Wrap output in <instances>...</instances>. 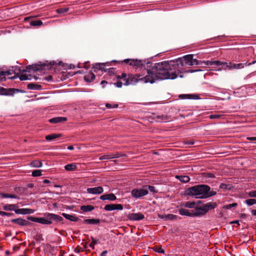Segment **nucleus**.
<instances>
[{"label": "nucleus", "mask_w": 256, "mask_h": 256, "mask_svg": "<svg viewBox=\"0 0 256 256\" xmlns=\"http://www.w3.org/2000/svg\"><path fill=\"white\" fill-rule=\"evenodd\" d=\"M198 60L194 59L192 58V60L190 64H189V66H192L194 64L198 65Z\"/></svg>", "instance_id": "0e129e2a"}, {"label": "nucleus", "mask_w": 256, "mask_h": 256, "mask_svg": "<svg viewBox=\"0 0 256 256\" xmlns=\"http://www.w3.org/2000/svg\"><path fill=\"white\" fill-rule=\"evenodd\" d=\"M34 212V210L30 208H16L14 212L17 214H31Z\"/></svg>", "instance_id": "dca6fc26"}, {"label": "nucleus", "mask_w": 256, "mask_h": 256, "mask_svg": "<svg viewBox=\"0 0 256 256\" xmlns=\"http://www.w3.org/2000/svg\"><path fill=\"white\" fill-rule=\"evenodd\" d=\"M131 194L134 198H138L146 195L148 194V190L147 189H144V187L141 189L134 188L132 190Z\"/></svg>", "instance_id": "1a4fd4ad"}, {"label": "nucleus", "mask_w": 256, "mask_h": 256, "mask_svg": "<svg viewBox=\"0 0 256 256\" xmlns=\"http://www.w3.org/2000/svg\"><path fill=\"white\" fill-rule=\"evenodd\" d=\"M67 120L66 117H56L51 119H50L48 122L52 124H56L58 122H65Z\"/></svg>", "instance_id": "b1692460"}, {"label": "nucleus", "mask_w": 256, "mask_h": 256, "mask_svg": "<svg viewBox=\"0 0 256 256\" xmlns=\"http://www.w3.org/2000/svg\"><path fill=\"white\" fill-rule=\"evenodd\" d=\"M44 216L48 218V220L52 221V222L54 221L56 223L61 222L64 220L62 216L54 214L46 213L44 214Z\"/></svg>", "instance_id": "9b49d317"}, {"label": "nucleus", "mask_w": 256, "mask_h": 256, "mask_svg": "<svg viewBox=\"0 0 256 256\" xmlns=\"http://www.w3.org/2000/svg\"><path fill=\"white\" fill-rule=\"evenodd\" d=\"M126 156V154H120L118 153H116L115 154H112L111 156L112 157V158H118L120 156Z\"/></svg>", "instance_id": "680f3d73"}, {"label": "nucleus", "mask_w": 256, "mask_h": 256, "mask_svg": "<svg viewBox=\"0 0 256 256\" xmlns=\"http://www.w3.org/2000/svg\"><path fill=\"white\" fill-rule=\"evenodd\" d=\"M11 222L12 223H14V224H18V226H30L32 224L29 221H28V220H26L20 218H15V219H12L11 220Z\"/></svg>", "instance_id": "ddd939ff"}, {"label": "nucleus", "mask_w": 256, "mask_h": 256, "mask_svg": "<svg viewBox=\"0 0 256 256\" xmlns=\"http://www.w3.org/2000/svg\"><path fill=\"white\" fill-rule=\"evenodd\" d=\"M104 191L102 186H98L92 188H88L87 189L88 192L92 194H100Z\"/></svg>", "instance_id": "f3484780"}, {"label": "nucleus", "mask_w": 256, "mask_h": 256, "mask_svg": "<svg viewBox=\"0 0 256 256\" xmlns=\"http://www.w3.org/2000/svg\"><path fill=\"white\" fill-rule=\"evenodd\" d=\"M92 242L90 244L89 246L92 248V249L94 248V244H96L97 241L96 240H94L92 237Z\"/></svg>", "instance_id": "4d7b16f0"}, {"label": "nucleus", "mask_w": 256, "mask_h": 256, "mask_svg": "<svg viewBox=\"0 0 256 256\" xmlns=\"http://www.w3.org/2000/svg\"><path fill=\"white\" fill-rule=\"evenodd\" d=\"M13 72L15 74H16V72H14L13 70H6V71H5V72H4V71H0V76H9V75L12 74Z\"/></svg>", "instance_id": "ea45409f"}, {"label": "nucleus", "mask_w": 256, "mask_h": 256, "mask_svg": "<svg viewBox=\"0 0 256 256\" xmlns=\"http://www.w3.org/2000/svg\"><path fill=\"white\" fill-rule=\"evenodd\" d=\"M129 64L131 66H136V67H140V66H142L144 64V62L141 60H133L131 59Z\"/></svg>", "instance_id": "5701e85b"}, {"label": "nucleus", "mask_w": 256, "mask_h": 256, "mask_svg": "<svg viewBox=\"0 0 256 256\" xmlns=\"http://www.w3.org/2000/svg\"><path fill=\"white\" fill-rule=\"evenodd\" d=\"M170 62L172 63V66L173 70L174 71H176L177 74H182L184 72L182 70L178 69V68L180 66H183L186 64L182 60L178 61V58L176 60H170Z\"/></svg>", "instance_id": "0eeeda50"}, {"label": "nucleus", "mask_w": 256, "mask_h": 256, "mask_svg": "<svg viewBox=\"0 0 256 256\" xmlns=\"http://www.w3.org/2000/svg\"><path fill=\"white\" fill-rule=\"evenodd\" d=\"M26 190V188L22 187H16L14 188V190L18 193H24Z\"/></svg>", "instance_id": "c03bdc74"}, {"label": "nucleus", "mask_w": 256, "mask_h": 256, "mask_svg": "<svg viewBox=\"0 0 256 256\" xmlns=\"http://www.w3.org/2000/svg\"><path fill=\"white\" fill-rule=\"evenodd\" d=\"M64 168L66 170L72 171L76 168V166L74 164H70L66 165Z\"/></svg>", "instance_id": "c9c22d12"}, {"label": "nucleus", "mask_w": 256, "mask_h": 256, "mask_svg": "<svg viewBox=\"0 0 256 256\" xmlns=\"http://www.w3.org/2000/svg\"><path fill=\"white\" fill-rule=\"evenodd\" d=\"M217 206L216 202H208L203 204L202 206H196L195 207V210L199 214V216L204 215L210 210L214 209Z\"/></svg>", "instance_id": "20e7f679"}, {"label": "nucleus", "mask_w": 256, "mask_h": 256, "mask_svg": "<svg viewBox=\"0 0 256 256\" xmlns=\"http://www.w3.org/2000/svg\"><path fill=\"white\" fill-rule=\"evenodd\" d=\"M128 75L126 73H122L121 76H117L118 79H124L126 78Z\"/></svg>", "instance_id": "bf43d9fd"}, {"label": "nucleus", "mask_w": 256, "mask_h": 256, "mask_svg": "<svg viewBox=\"0 0 256 256\" xmlns=\"http://www.w3.org/2000/svg\"><path fill=\"white\" fill-rule=\"evenodd\" d=\"M202 176L203 180H204L206 182H210L212 178H215L214 174L212 173L202 172Z\"/></svg>", "instance_id": "6ab92c4d"}, {"label": "nucleus", "mask_w": 256, "mask_h": 256, "mask_svg": "<svg viewBox=\"0 0 256 256\" xmlns=\"http://www.w3.org/2000/svg\"><path fill=\"white\" fill-rule=\"evenodd\" d=\"M128 218L130 220H140L144 218V215L141 213H132L128 216Z\"/></svg>", "instance_id": "2eb2a0df"}, {"label": "nucleus", "mask_w": 256, "mask_h": 256, "mask_svg": "<svg viewBox=\"0 0 256 256\" xmlns=\"http://www.w3.org/2000/svg\"><path fill=\"white\" fill-rule=\"evenodd\" d=\"M154 251L157 252L164 254V249L162 248H158L157 246H156L152 248Z\"/></svg>", "instance_id": "09e8293b"}, {"label": "nucleus", "mask_w": 256, "mask_h": 256, "mask_svg": "<svg viewBox=\"0 0 256 256\" xmlns=\"http://www.w3.org/2000/svg\"><path fill=\"white\" fill-rule=\"evenodd\" d=\"M28 88L30 90H40L42 88V86L34 83L28 84L27 86Z\"/></svg>", "instance_id": "7c9ffc66"}, {"label": "nucleus", "mask_w": 256, "mask_h": 256, "mask_svg": "<svg viewBox=\"0 0 256 256\" xmlns=\"http://www.w3.org/2000/svg\"><path fill=\"white\" fill-rule=\"evenodd\" d=\"M62 136V134H51L47 135L46 136V139L48 140H51L54 138H60V137Z\"/></svg>", "instance_id": "473e14b6"}, {"label": "nucleus", "mask_w": 256, "mask_h": 256, "mask_svg": "<svg viewBox=\"0 0 256 256\" xmlns=\"http://www.w3.org/2000/svg\"><path fill=\"white\" fill-rule=\"evenodd\" d=\"M0 196L2 198H19V197L14 194H8L5 193H0Z\"/></svg>", "instance_id": "c756f323"}, {"label": "nucleus", "mask_w": 256, "mask_h": 256, "mask_svg": "<svg viewBox=\"0 0 256 256\" xmlns=\"http://www.w3.org/2000/svg\"><path fill=\"white\" fill-rule=\"evenodd\" d=\"M147 73L148 75L140 78V80L144 81L146 83L148 82H150L151 84L154 83L156 82V79L155 77L154 72L152 70V68L148 69Z\"/></svg>", "instance_id": "423d86ee"}, {"label": "nucleus", "mask_w": 256, "mask_h": 256, "mask_svg": "<svg viewBox=\"0 0 256 256\" xmlns=\"http://www.w3.org/2000/svg\"><path fill=\"white\" fill-rule=\"evenodd\" d=\"M165 218L166 220H173L176 219L177 218V216L176 215H174L172 214H168L166 215H165Z\"/></svg>", "instance_id": "a19ab883"}, {"label": "nucleus", "mask_w": 256, "mask_h": 256, "mask_svg": "<svg viewBox=\"0 0 256 256\" xmlns=\"http://www.w3.org/2000/svg\"><path fill=\"white\" fill-rule=\"evenodd\" d=\"M245 202L248 206H252L256 204V199H248L245 200Z\"/></svg>", "instance_id": "49530a36"}, {"label": "nucleus", "mask_w": 256, "mask_h": 256, "mask_svg": "<svg viewBox=\"0 0 256 256\" xmlns=\"http://www.w3.org/2000/svg\"><path fill=\"white\" fill-rule=\"evenodd\" d=\"M210 188L206 184H198L187 188L184 191L185 195L195 196L198 198H206L215 196L216 192L210 190Z\"/></svg>", "instance_id": "f03ea898"}, {"label": "nucleus", "mask_w": 256, "mask_h": 256, "mask_svg": "<svg viewBox=\"0 0 256 256\" xmlns=\"http://www.w3.org/2000/svg\"><path fill=\"white\" fill-rule=\"evenodd\" d=\"M100 198L101 200H114L116 199V196L113 194H105L104 195H102L100 196Z\"/></svg>", "instance_id": "aec40b11"}, {"label": "nucleus", "mask_w": 256, "mask_h": 256, "mask_svg": "<svg viewBox=\"0 0 256 256\" xmlns=\"http://www.w3.org/2000/svg\"><path fill=\"white\" fill-rule=\"evenodd\" d=\"M82 251H83V250H82V248L80 246H78L74 249V252L77 253H79Z\"/></svg>", "instance_id": "338daca9"}, {"label": "nucleus", "mask_w": 256, "mask_h": 256, "mask_svg": "<svg viewBox=\"0 0 256 256\" xmlns=\"http://www.w3.org/2000/svg\"><path fill=\"white\" fill-rule=\"evenodd\" d=\"M196 204V202H187L184 203H183L181 204V206L186 207V208H194L195 205Z\"/></svg>", "instance_id": "f704fd0d"}, {"label": "nucleus", "mask_w": 256, "mask_h": 256, "mask_svg": "<svg viewBox=\"0 0 256 256\" xmlns=\"http://www.w3.org/2000/svg\"><path fill=\"white\" fill-rule=\"evenodd\" d=\"M34 238L36 241H40L44 240L42 235L41 234L36 235L34 236Z\"/></svg>", "instance_id": "13d9d810"}, {"label": "nucleus", "mask_w": 256, "mask_h": 256, "mask_svg": "<svg viewBox=\"0 0 256 256\" xmlns=\"http://www.w3.org/2000/svg\"><path fill=\"white\" fill-rule=\"evenodd\" d=\"M222 116V115H220V114H211L209 116V118L211 119H214V118L218 119V118H220Z\"/></svg>", "instance_id": "864d4df0"}, {"label": "nucleus", "mask_w": 256, "mask_h": 256, "mask_svg": "<svg viewBox=\"0 0 256 256\" xmlns=\"http://www.w3.org/2000/svg\"><path fill=\"white\" fill-rule=\"evenodd\" d=\"M141 75L140 74H128V78H126L124 80L125 83L124 84L126 86H128L130 84H134L138 81L140 80V76Z\"/></svg>", "instance_id": "39448f33"}, {"label": "nucleus", "mask_w": 256, "mask_h": 256, "mask_svg": "<svg viewBox=\"0 0 256 256\" xmlns=\"http://www.w3.org/2000/svg\"><path fill=\"white\" fill-rule=\"evenodd\" d=\"M176 178L182 182H188L190 181V178L187 176H176Z\"/></svg>", "instance_id": "2f4dec72"}, {"label": "nucleus", "mask_w": 256, "mask_h": 256, "mask_svg": "<svg viewBox=\"0 0 256 256\" xmlns=\"http://www.w3.org/2000/svg\"><path fill=\"white\" fill-rule=\"evenodd\" d=\"M30 26H40L42 24V22L40 20H31L30 22Z\"/></svg>", "instance_id": "e433bc0d"}, {"label": "nucleus", "mask_w": 256, "mask_h": 256, "mask_svg": "<svg viewBox=\"0 0 256 256\" xmlns=\"http://www.w3.org/2000/svg\"><path fill=\"white\" fill-rule=\"evenodd\" d=\"M114 84L118 88H121L122 86V83L120 81H118L115 82Z\"/></svg>", "instance_id": "69168bd1"}, {"label": "nucleus", "mask_w": 256, "mask_h": 256, "mask_svg": "<svg viewBox=\"0 0 256 256\" xmlns=\"http://www.w3.org/2000/svg\"><path fill=\"white\" fill-rule=\"evenodd\" d=\"M69 8H58L56 10V12L58 14H62L64 12H66L68 10Z\"/></svg>", "instance_id": "8fccbe9b"}, {"label": "nucleus", "mask_w": 256, "mask_h": 256, "mask_svg": "<svg viewBox=\"0 0 256 256\" xmlns=\"http://www.w3.org/2000/svg\"><path fill=\"white\" fill-rule=\"evenodd\" d=\"M244 65H246V63L234 64V65H233V68L240 69L243 68Z\"/></svg>", "instance_id": "79ce46f5"}, {"label": "nucleus", "mask_w": 256, "mask_h": 256, "mask_svg": "<svg viewBox=\"0 0 256 256\" xmlns=\"http://www.w3.org/2000/svg\"><path fill=\"white\" fill-rule=\"evenodd\" d=\"M178 97L182 99H199L200 96L196 94H180Z\"/></svg>", "instance_id": "a211bd4d"}, {"label": "nucleus", "mask_w": 256, "mask_h": 256, "mask_svg": "<svg viewBox=\"0 0 256 256\" xmlns=\"http://www.w3.org/2000/svg\"><path fill=\"white\" fill-rule=\"evenodd\" d=\"M234 63L232 62H224V66H226V67L230 69L233 68V65H234Z\"/></svg>", "instance_id": "5fc2aeb1"}, {"label": "nucleus", "mask_w": 256, "mask_h": 256, "mask_svg": "<svg viewBox=\"0 0 256 256\" xmlns=\"http://www.w3.org/2000/svg\"><path fill=\"white\" fill-rule=\"evenodd\" d=\"M248 196L250 197L256 198V190H253L249 192Z\"/></svg>", "instance_id": "052dcab7"}, {"label": "nucleus", "mask_w": 256, "mask_h": 256, "mask_svg": "<svg viewBox=\"0 0 256 256\" xmlns=\"http://www.w3.org/2000/svg\"><path fill=\"white\" fill-rule=\"evenodd\" d=\"M27 220L42 224H52V222L48 220V218H46L45 216L44 218H36L28 216L27 217Z\"/></svg>", "instance_id": "9d476101"}, {"label": "nucleus", "mask_w": 256, "mask_h": 256, "mask_svg": "<svg viewBox=\"0 0 256 256\" xmlns=\"http://www.w3.org/2000/svg\"><path fill=\"white\" fill-rule=\"evenodd\" d=\"M104 209L106 211H110L115 210H122L123 206L121 204H110L105 206Z\"/></svg>", "instance_id": "4468645a"}, {"label": "nucleus", "mask_w": 256, "mask_h": 256, "mask_svg": "<svg viewBox=\"0 0 256 256\" xmlns=\"http://www.w3.org/2000/svg\"><path fill=\"white\" fill-rule=\"evenodd\" d=\"M28 76L31 77L32 76L31 75H26L25 74H22L21 75H18V74H15L13 76L8 77V78L10 79V80H14V79H15L18 77L20 80H30V78H29Z\"/></svg>", "instance_id": "4be33fe9"}, {"label": "nucleus", "mask_w": 256, "mask_h": 256, "mask_svg": "<svg viewBox=\"0 0 256 256\" xmlns=\"http://www.w3.org/2000/svg\"><path fill=\"white\" fill-rule=\"evenodd\" d=\"M16 92H23L24 91L22 90L14 88H5L2 87H0V94L2 95L5 96H12Z\"/></svg>", "instance_id": "6e6552de"}, {"label": "nucleus", "mask_w": 256, "mask_h": 256, "mask_svg": "<svg viewBox=\"0 0 256 256\" xmlns=\"http://www.w3.org/2000/svg\"><path fill=\"white\" fill-rule=\"evenodd\" d=\"M238 206L237 203L234 202L231 204L225 205L223 206V208L228 210L232 208L236 207Z\"/></svg>", "instance_id": "37998d69"}, {"label": "nucleus", "mask_w": 256, "mask_h": 256, "mask_svg": "<svg viewBox=\"0 0 256 256\" xmlns=\"http://www.w3.org/2000/svg\"><path fill=\"white\" fill-rule=\"evenodd\" d=\"M18 208L16 204H6L3 206V210H14Z\"/></svg>", "instance_id": "c85d7f7f"}, {"label": "nucleus", "mask_w": 256, "mask_h": 256, "mask_svg": "<svg viewBox=\"0 0 256 256\" xmlns=\"http://www.w3.org/2000/svg\"><path fill=\"white\" fill-rule=\"evenodd\" d=\"M80 210L84 212H90L94 210V207L91 205L82 206Z\"/></svg>", "instance_id": "72a5a7b5"}, {"label": "nucleus", "mask_w": 256, "mask_h": 256, "mask_svg": "<svg viewBox=\"0 0 256 256\" xmlns=\"http://www.w3.org/2000/svg\"><path fill=\"white\" fill-rule=\"evenodd\" d=\"M6 76H0V82L5 81L6 80V78L5 77Z\"/></svg>", "instance_id": "774afa93"}, {"label": "nucleus", "mask_w": 256, "mask_h": 256, "mask_svg": "<svg viewBox=\"0 0 256 256\" xmlns=\"http://www.w3.org/2000/svg\"><path fill=\"white\" fill-rule=\"evenodd\" d=\"M100 219L91 218V219H85L82 221V222L84 224H98L100 223Z\"/></svg>", "instance_id": "cd10ccee"}, {"label": "nucleus", "mask_w": 256, "mask_h": 256, "mask_svg": "<svg viewBox=\"0 0 256 256\" xmlns=\"http://www.w3.org/2000/svg\"><path fill=\"white\" fill-rule=\"evenodd\" d=\"M1 215L2 216H12L14 215V214L2 211Z\"/></svg>", "instance_id": "e2e57ef3"}, {"label": "nucleus", "mask_w": 256, "mask_h": 256, "mask_svg": "<svg viewBox=\"0 0 256 256\" xmlns=\"http://www.w3.org/2000/svg\"><path fill=\"white\" fill-rule=\"evenodd\" d=\"M96 76L94 74L90 72L88 74L84 76V80L85 81L90 82H92L95 79Z\"/></svg>", "instance_id": "bb28decb"}, {"label": "nucleus", "mask_w": 256, "mask_h": 256, "mask_svg": "<svg viewBox=\"0 0 256 256\" xmlns=\"http://www.w3.org/2000/svg\"><path fill=\"white\" fill-rule=\"evenodd\" d=\"M232 188L233 186H231L230 184H226L223 183L221 184L220 186V188L224 190H230Z\"/></svg>", "instance_id": "58836bf2"}, {"label": "nucleus", "mask_w": 256, "mask_h": 256, "mask_svg": "<svg viewBox=\"0 0 256 256\" xmlns=\"http://www.w3.org/2000/svg\"><path fill=\"white\" fill-rule=\"evenodd\" d=\"M56 66V63L54 62H48L46 61L45 62H40L37 64L29 65L26 66V71L30 72L32 70L37 72L42 70H50L52 68H55Z\"/></svg>", "instance_id": "7ed1b4c3"}, {"label": "nucleus", "mask_w": 256, "mask_h": 256, "mask_svg": "<svg viewBox=\"0 0 256 256\" xmlns=\"http://www.w3.org/2000/svg\"><path fill=\"white\" fill-rule=\"evenodd\" d=\"M62 215L66 219L72 222H77L79 220V218L76 217L74 215H70L65 213H62Z\"/></svg>", "instance_id": "a878e982"}, {"label": "nucleus", "mask_w": 256, "mask_h": 256, "mask_svg": "<svg viewBox=\"0 0 256 256\" xmlns=\"http://www.w3.org/2000/svg\"><path fill=\"white\" fill-rule=\"evenodd\" d=\"M144 189H147L148 190H149L150 192L153 193L156 192L154 186L146 185L144 186Z\"/></svg>", "instance_id": "a18cd8bd"}, {"label": "nucleus", "mask_w": 256, "mask_h": 256, "mask_svg": "<svg viewBox=\"0 0 256 256\" xmlns=\"http://www.w3.org/2000/svg\"><path fill=\"white\" fill-rule=\"evenodd\" d=\"M156 80H174L178 76L176 71H174L170 62L164 61L156 63L152 66Z\"/></svg>", "instance_id": "f257e3e1"}, {"label": "nucleus", "mask_w": 256, "mask_h": 256, "mask_svg": "<svg viewBox=\"0 0 256 256\" xmlns=\"http://www.w3.org/2000/svg\"><path fill=\"white\" fill-rule=\"evenodd\" d=\"M42 175V170H34L32 172L33 176H39Z\"/></svg>", "instance_id": "de8ad7c7"}, {"label": "nucleus", "mask_w": 256, "mask_h": 256, "mask_svg": "<svg viewBox=\"0 0 256 256\" xmlns=\"http://www.w3.org/2000/svg\"><path fill=\"white\" fill-rule=\"evenodd\" d=\"M30 165L34 167L40 168L42 166V162L39 160H33L31 162Z\"/></svg>", "instance_id": "4c0bfd02"}, {"label": "nucleus", "mask_w": 256, "mask_h": 256, "mask_svg": "<svg viewBox=\"0 0 256 256\" xmlns=\"http://www.w3.org/2000/svg\"><path fill=\"white\" fill-rule=\"evenodd\" d=\"M130 60H131V59H126V60H122V61L112 60V62H114V63H118V64L124 62V63L128 64H129V63L130 62Z\"/></svg>", "instance_id": "603ef678"}, {"label": "nucleus", "mask_w": 256, "mask_h": 256, "mask_svg": "<svg viewBox=\"0 0 256 256\" xmlns=\"http://www.w3.org/2000/svg\"><path fill=\"white\" fill-rule=\"evenodd\" d=\"M194 56L193 54H188L185 56H184L182 58H178V61H184V64H186L189 65V64L191 62L192 60V58Z\"/></svg>", "instance_id": "412c9836"}, {"label": "nucleus", "mask_w": 256, "mask_h": 256, "mask_svg": "<svg viewBox=\"0 0 256 256\" xmlns=\"http://www.w3.org/2000/svg\"><path fill=\"white\" fill-rule=\"evenodd\" d=\"M204 64L206 66H224V62L220 60H215V61H210L206 60L204 62Z\"/></svg>", "instance_id": "393cba45"}, {"label": "nucleus", "mask_w": 256, "mask_h": 256, "mask_svg": "<svg viewBox=\"0 0 256 256\" xmlns=\"http://www.w3.org/2000/svg\"><path fill=\"white\" fill-rule=\"evenodd\" d=\"M102 66H105L104 64L97 63L95 64V65L93 66V68H94V69L102 70Z\"/></svg>", "instance_id": "3c124183"}, {"label": "nucleus", "mask_w": 256, "mask_h": 256, "mask_svg": "<svg viewBox=\"0 0 256 256\" xmlns=\"http://www.w3.org/2000/svg\"><path fill=\"white\" fill-rule=\"evenodd\" d=\"M179 213L181 215L186 216H198L199 214L194 210H192L190 212L184 208H180L178 210Z\"/></svg>", "instance_id": "f8f14e48"}, {"label": "nucleus", "mask_w": 256, "mask_h": 256, "mask_svg": "<svg viewBox=\"0 0 256 256\" xmlns=\"http://www.w3.org/2000/svg\"><path fill=\"white\" fill-rule=\"evenodd\" d=\"M112 158L111 155H104L100 158V160H109Z\"/></svg>", "instance_id": "6e6d98bb"}]
</instances>
